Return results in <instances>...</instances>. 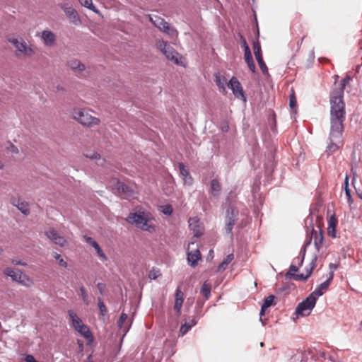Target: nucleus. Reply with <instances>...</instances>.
Listing matches in <instances>:
<instances>
[{
  "mask_svg": "<svg viewBox=\"0 0 362 362\" xmlns=\"http://www.w3.org/2000/svg\"><path fill=\"white\" fill-rule=\"evenodd\" d=\"M244 59L246 63L253 60L250 47H247L245 50Z\"/></svg>",
  "mask_w": 362,
  "mask_h": 362,
  "instance_id": "obj_44",
  "label": "nucleus"
},
{
  "mask_svg": "<svg viewBox=\"0 0 362 362\" xmlns=\"http://www.w3.org/2000/svg\"><path fill=\"white\" fill-rule=\"evenodd\" d=\"M274 296L273 295H270L265 298L264 302L262 304V308H261V310H260V313H259L260 317L262 315H264L265 310L274 304Z\"/></svg>",
  "mask_w": 362,
  "mask_h": 362,
  "instance_id": "obj_29",
  "label": "nucleus"
},
{
  "mask_svg": "<svg viewBox=\"0 0 362 362\" xmlns=\"http://www.w3.org/2000/svg\"><path fill=\"white\" fill-rule=\"evenodd\" d=\"M337 222V219L334 215L331 216L328 219L327 233L332 238H336Z\"/></svg>",
  "mask_w": 362,
  "mask_h": 362,
  "instance_id": "obj_22",
  "label": "nucleus"
},
{
  "mask_svg": "<svg viewBox=\"0 0 362 362\" xmlns=\"http://www.w3.org/2000/svg\"><path fill=\"white\" fill-rule=\"evenodd\" d=\"M98 307L101 315H104L107 313V308L101 299H98Z\"/></svg>",
  "mask_w": 362,
  "mask_h": 362,
  "instance_id": "obj_47",
  "label": "nucleus"
},
{
  "mask_svg": "<svg viewBox=\"0 0 362 362\" xmlns=\"http://www.w3.org/2000/svg\"><path fill=\"white\" fill-rule=\"evenodd\" d=\"M17 209L25 216H28L30 213L29 204L24 200H22L21 202L18 204Z\"/></svg>",
  "mask_w": 362,
  "mask_h": 362,
  "instance_id": "obj_30",
  "label": "nucleus"
},
{
  "mask_svg": "<svg viewBox=\"0 0 362 362\" xmlns=\"http://www.w3.org/2000/svg\"><path fill=\"white\" fill-rule=\"evenodd\" d=\"M4 252V250L2 247H0V255H1Z\"/></svg>",
  "mask_w": 362,
  "mask_h": 362,
  "instance_id": "obj_59",
  "label": "nucleus"
},
{
  "mask_svg": "<svg viewBox=\"0 0 362 362\" xmlns=\"http://www.w3.org/2000/svg\"><path fill=\"white\" fill-rule=\"evenodd\" d=\"M178 168L180 170V173L182 177V180L185 184L187 185H192L193 183V179L189 174L188 169L185 167V165L182 163H178Z\"/></svg>",
  "mask_w": 362,
  "mask_h": 362,
  "instance_id": "obj_18",
  "label": "nucleus"
},
{
  "mask_svg": "<svg viewBox=\"0 0 362 362\" xmlns=\"http://www.w3.org/2000/svg\"><path fill=\"white\" fill-rule=\"evenodd\" d=\"M361 325H362V321H361Z\"/></svg>",
  "mask_w": 362,
  "mask_h": 362,
  "instance_id": "obj_63",
  "label": "nucleus"
},
{
  "mask_svg": "<svg viewBox=\"0 0 362 362\" xmlns=\"http://www.w3.org/2000/svg\"><path fill=\"white\" fill-rule=\"evenodd\" d=\"M7 151L9 153H11L13 154H17L18 153L19 151L17 146L13 145V144L10 143L8 146H7Z\"/></svg>",
  "mask_w": 362,
  "mask_h": 362,
  "instance_id": "obj_45",
  "label": "nucleus"
},
{
  "mask_svg": "<svg viewBox=\"0 0 362 362\" xmlns=\"http://www.w3.org/2000/svg\"><path fill=\"white\" fill-rule=\"evenodd\" d=\"M86 242L90 245L95 250L98 255L100 257L103 261H106L107 257L98 244L96 241H95L91 237H86Z\"/></svg>",
  "mask_w": 362,
  "mask_h": 362,
  "instance_id": "obj_21",
  "label": "nucleus"
},
{
  "mask_svg": "<svg viewBox=\"0 0 362 362\" xmlns=\"http://www.w3.org/2000/svg\"><path fill=\"white\" fill-rule=\"evenodd\" d=\"M156 48L161 52L168 60H170L177 65H182L180 61L182 56L170 44L163 40H157L156 42Z\"/></svg>",
  "mask_w": 362,
  "mask_h": 362,
  "instance_id": "obj_4",
  "label": "nucleus"
},
{
  "mask_svg": "<svg viewBox=\"0 0 362 362\" xmlns=\"http://www.w3.org/2000/svg\"><path fill=\"white\" fill-rule=\"evenodd\" d=\"M304 255H305V253H303V255L301 257H297L294 258L293 259V262H292L291 264H296L298 267H300L302 265V264H303V259H304Z\"/></svg>",
  "mask_w": 362,
  "mask_h": 362,
  "instance_id": "obj_46",
  "label": "nucleus"
},
{
  "mask_svg": "<svg viewBox=\"0 0 362 362\" xmlns=\"http://www.w3.org/2000/svg\"><path fill=\"white\" fill-rule=\"evenodd\" d=\"M215 82L220 88H222L223 90H225V85L226 83V80L223 76H216Z\"/></svg>",
  "mask_w": 362,
  "mask_h": 362,
  "instance_id": "obj_37",
  "label": "nucleus"
},
{
  "mask_svg": "<svg viewBox=\"0 0 362 362\" xmlns=\"http://www.w3.org/2000/svg\"><path fill=\"white\" fill-rule=\"evenodd\" d=\"M253 49L256 60L259 66L260 69L264 74H268V69L263 61L260 43L258 40L253 42Z\"/></svg>",
  "mask_w": 362,
  "mask_h": 362,
  "instance_id": "obj_12",
  "label": "nucleus"
},
{
  "mask_svg": "<svg viewBox=\"0 0 362 362\" xmlns=\"http://www.w3.org/2000/svg\"><path fill=\"white\" fill-rule=\"evenodd\" d=\"M75 330L83 336L87 340H92V334L89 328L86 325L83 324L75 328Z\"/></svg>",
  "mask_w": 362,
  "mask_h": 362,
  "instance_id": "obj_27",
  "label": "nucleus"
},
{
  "mask_svg": "<svg viewBox=\"0 0 362 362\" xmlns=\"http://www.w3.org/2000/svg\"><path fill=\"white\" fill-rule=\"evenodd\" d=\"M195 325V322L194 320H192L189 323H185L182 325L180 329V333L181 336L185 335L193 326Z\"/></svg>",
  "mask_w": 362,
  "mask_h": 362,
  "instance_id": "obj_34",
  "label": "nucleus"
},
{
  "mask_svg": "<svg viewBox=\"0 0 362 362\" xmlns=\"http://www.w3.org/2000/svg\"><path fill=\"white\" fill-rule=\"evenodd\" d=\"M86 157L93 160H98L100 158V154L98 153L97 152H93L90 153V154H86Z\"/></svg>",
  "mask_w": 362,
  "mask_h": 362,
  "instance_id": "obj_49",
  "label": "nucleus"
},
{
  "mask_svg": "<svg viewBox=\"0 0 362 362\" xmlns=\"http://www.w3.org/2000/svg\"><path fill=\"white\" fill-rule=\"evenodd\" d=\"M98 288L100 290V293H102V290L103 289L104 286L103 285V284L99 283L98 284Z\"/></svg>",
  "mask_w": 362,
  "mask_h": 362,
  "instance_id": "obj_55",
  "label": "nucleus"
},
{
  "mask_svg": "<svg viewBox=\"0 0 362 362\" xmlns=\"http://www.w3.org/2000/svg\"><path fill=\"white\" fill-rule=\"evenodd\" d=\"M184 301V294L180 287L176 289L175 299L174 304V310L177 312V315H180L181 308Z\"/></svg>",
  "mask_w": 362,
  "mask_h": 362,
  "instance_id": "obj_19",
  "label": "nucleus"
},
{
  "mask_svg": "<svg viewBox=\"0 0 362 362\" xmlns=\"http://www.w3.org/2000/svg\"><path fill=\"white\" fill-rule=\"evenodd\" d=\"M57 89L58 90H64L63 87L59 86V85L57 86Z\"/></svg>",
  "mask_w": 362,
  "mask_h": 362,
  "instance_id": "obj_57",
  "label": "nucleus"
},
{
  "mask_svg": "<svg viewBox=\"0 0 362 362\" xmlns=\"http://www.w3.org/2000/svg\"><path fill=\"white\" fill-rule=\"evenodd\" d=\"M7 40L15 47L14 54L18 58H30L35 54L32 46L22 37L13 36L9 37Z\"/></svg>",
  "mask_w": 362,
  "mask_h": 362,
  "instance_id": "obj_3",
  "label": "nucleus"
},
{
  "mask_svg": "<svg viewBox=\"0 0 362 362\" xmlns=\"http://www.w3.org/2000/svg\"><path fill=\"white\" fill-rule=\"evenodd\" d=\"M86 362H91L90 360V357L88 358V360Z\"/></svg>",
  "mask_w": 362,
  "mask_h": 362,
  "instance_id": "obj_60",
  "label": "nucleus"
},
{
  "mask_svg": "<svg viewBox=\"0 0 362 362\" xmlns=\"http://www.w3.org/2000/svg\"><path fill=\"white\" fill-rule=\"evenodd\" d=\"M333 272H331L329 278L325 281L320 284L317 288L310 293V295L315 297L316 300L318 297L321 296L323 294V291L326 290L329 287L330 281L333 279Z\"/></svg>",
  "mask_w": 362,
  "mask_h": 362,
  "instance_id": "obj_17",
  "label": "nucleus"
},
{
  "mask_svg": "<svg viewBox=\"0 0 362 362\" xmlns=\"http://www.w3.org/2000/svg\"><path fill=\"white\" fill-rule=\"evenodd\" d=\"M233 258H234V256L233 254L228 255L226 256V257L223 259V261L219 264L218 271V272L224 271L227 268L228 264L232 262Z\"/></svg>",
  "mask_w": 362,
  "mask_h": 362,
  "instance_id": "obj_32",
  "label": "nucleus"
},
{
  "mask_svg": "<svg viewBox=\"0 0 362 362\" xmlns=\"http://www.w3.org/2000/svg\"><path fill=\"white\" fill-rule=\"evenodd\" d=\"M212 252H213V250H211L209 251L210 255H212Z\"/></svg>",
  "mask_w": 362,
  "mask_h": 362,
  "instance_id": "obj_62",
  "label": "nucleus"
},
{
  "mask_svg": "<svg viewBox=\"0 0 362 362\" xmlns=\"http://www.w3.org/2000/svg\"><path fill=\"white\" fill-rule=\"evenodd\" d=\"M127 315L126 313H122V315H120V317L118 320V327L122 329H124L125 330V332L127 331L128 328H126V327H123V324L124 322L127 320Z\"/></svg>",
  "mask_w": 362,
  "mask_h": 362,
  "instance_id": "obj_39",
  "label": "nucleus"
},
{
  "mask_svg": "<svg viewBox=\"0 0 362 362\" xmlns=\"http://www.w3.org/2000/svg\"><path fill=\"white\" fill-rule=\"evenodd\" d=\"M200 292L206 299H209L211 296V285L207 282H204L201 288Z\"/></svg>",
  "mask_w": 362,
  "mask_h": 362,
  "instance_id": "obj_33",
  "label": "nucleus"
},
{
  "mask_svg": "<svg viewBox=\"0 0 362 362\" xmlns=\"http://www.w3.org/2000/svg\"><path fill=\"white\" fill-rule=\"evenodd\" d=\"M247 64L248 66L249 69L252 72L255 73L256 68H255V64L254 63V61L252 60V61L248 62H247Z\"/></svg>",
  "mask_w": 362,
  "mask_h": 362,
  "instance_id": "obj_51",
  "label": "nucleus"
},
{
  "mask_svg": "<svg viewBox=\"0 0 362 362\" xmlns=\"http://www.w3.org/2000/svg\"><path fill=\"white\" fill-rule=\"evenodd\" d=\"M59 6L72 23L76 25L81 24L80 17L70 3H62L59 4Z\"/></svg>",
  "mask_w": 362,
  "mask_h": 362,
  "instance_id": "obj_8",
  "label": "nucleus"
},
{
  "mask_svg": "<svg viewBox=\"0 0 362 362\" xmlns=\"http://www.w3.org/2000/svg\"><path fill=\"white\" fill-rule=\"evenodd\" d=\"M4 168V164L0 162V170Z\"/></svg>",
  "mask_w": 362,
  "mask_h": 362,
  "instance_id": "obj_58",
  "label": "nucleus"
},
{
  "mask_svg": "<svg viewBox=\"0 0 362 362\" xmlns=\"http://www.w3.org/2000/svg\"><path fill=\"white\" fill-rule=\"evenodd\" d=\"M162 212L165 215H171L173 213V208L170 205L163 206Z\"/></svg>",
  "mask_w": 362,
  "mask_h": 362,
  "instance_id": "obj_48",
  "label": "nucleus"
},
{
  "mask_svg": "<svg viewBox=\"0 0 362 362\" xmlns=\"http://www.w3.org/2000/svg\"><path fill=\"white\" fill-rule=\"evenodd\" d=\"M11 263H13V264H16V265H22V266L26 265V263L21 262L20 260L15 259H12L11 260Z\"/></svg>",
  "mask_w": 362,
  "mask_h": 362,
  "instance_id": "obj_54",
  "label": "nucleus"
},
{
  "mask_svg": "<svg viewBox=\"0 0 362 362\" xmlns=\"http://www.w3.org/2000/svg\"><path fill=\"white\" fill-rule=\"evenodd\" d=\"M298 268L299 267L296 264H291L286 275L293 277L296 275L295 273L298 270Z\"/></svg>",
  "mask_w": 362,
  "mask_h": 362,
  "instance_id": "obj_43",
  "label": "nucleus"
},
{
  "mask_svg": "<svg viewBox=\"0 0 362 362\" xmlns=\"http://www.w3.org/2000/svg\"><path fill=\"white\" fill-rule=\"evenodd\" d=\"M150 21L160 31L164 32L170 37H175L177 36V31L173 28L170 26L168 22L163 18L157 16H149Z\"/></svg>",
  "mask_w": 362,
  "mask_h": 362,
  "instance_id": "obj_6",
  "label": "nucleus"
},
{
  "mask_svg": "<svg viewBox=\"0 0 362 362\" xmlns=\"http://www.w3.org/2000/svg\"><path fill=\"white\" fill-rule=\"evenodd\" d=\"M311 238H313L314 245H315L316 249L317 250H319L323 243L324 238H323L322 232L321 230L317 231V230H313Z\"/></svg>",
  "mask_w": 362,
  "mask_h": 362,
  "instance_id": "obj_23",
  "label": "nucleus"
},
{
  "mask_svg": "<svg viewBox=\"0 0 362 362\" xmlns=\"http://www.w3.org/2000/svg\"><path fill=\"white\" fill-rule=\"evenodd\" d=\"M40 38L43 45L47 47H53L57 44V35L50 30H44L42 31Z\"/></svg>",
  "mask_w": 362,
  "mask_h": 362,
  "instance_id": "obj_13",
  "label": "nucleus"
},
{
  "mask_svg": "<svg viewBox=\"0 0 362 362\" xmlns=\"http://www.w3.org/2000/svg\"><path fill=\"white\" fill-rule=\"evenodd\" d=\"M240 37L242 46L244 48V50H245L247 47H249V46L246 42V40L245 39V37L243 35H240Z\"/></svg>",
  "mask_w": 362,
  "mask_h": 362,
  "instance_id": "obj_52",
  "label": "nucleus"
},
{
  "mask_svg": "<svg viewBox=\"0 0 362 362\" xmlns=\"http://www.w3.org/2000/svg\"><path fill=\"white\" fill-rule=\"evenodd\" d=\"M67 66L75 73L81 74L85 69V65L78 59H71L67 62Z\"/></svg>",
  "mask_w": 362,
  "mask_h": 362,
  "instance_id": "obj_20",
  "label": "nucleus"
},
{
  "mask_svg": "<svg viewBox=\"0 0 362 362\" xmlns=\"http://www.w3.org/2000/svg\"><path fill=\"white\" fill-rule=\"evenodd\" d=\"M313 270V267H310L309 269L306 270V274H296L293 276V279L296 280H300V281H305L308 279V278L310 276Z\"/></svg>",
  "mask_w": 362,
  "mask_h": 362,
  "instance_id": "obj_35",
  "label": "nucleus"
},
{
  "mask_svg": "<svg viewBox=\"0 0 362 362\" xmlns=\"http://www.w3.org/2000/svg\"><path fill=\"white\" fill-rule=\"evenodd\" d=\"M79 290H80L81 296L82 298L83 301L86 305H88L89 304L88 297V294L86 293L85 288L83 286H81V287H80Z\"/></svg>",
  "mask_w": 362,
  "mask_h": 362,
  "instance_id": "obj_41",
  "label": "nucleus"
},
{
  "mask_svg": "<svg viewBox=\"0 0 362 362\" xmlns=\"http://www.w3.org/2000/svg\"><path fill=\"white\" fill-rule=\"evenodd\" d=\"M111 184L113 189L117 190L118 193L130 195L133 192V189L130 186L117 179H112Z\"/></svg>",
  "mask_w": 362,
  "mask_h": 362,
  "instance_id": "obj_15",
  "label": "nucleus"
},
{
  "mask_svg": "<svg viewBox=\"0 0 362 362\" xmlns=\"http://www.w3.org/2000/svg\"><path fill=\"white\" fill-rule=\"evenodd\" d=\"M317 300L310 294L304 300L300 303L296 309V315L298 316H308L315 306Z\"/></svg>",
  "mask_w": 362,
  "mask_h": 362,
  "instance_id": "obj_7",
  "label": "nucleus"
},
{
  "mask_svg": "<svg viewBox=\"0 0 362 362\" xmlns=\"http://www.w3.org/2000/svg\"><path fill=\"white\" fill-rule=\"evenodd\" d=\"M21 273V271L19 269L16 270L9 267L4 268L3 270V274L5 276L11 277V279L16 282L18 281V277L20 276Z\"/></svg>",
  "mask_w": 362,
  "mask_h": 362,
  "instance_id": "obj_24",
  "label": "nucleus"
},
{
  "mask_svg": "<svg viewBox=\"0 0 362 362\" xmlns=\"http://www.w3.org/2000/svg\"><path fill=\"white\" fill-rule=\"evenodd\" d=\"M296 105H297L296 98L294 94H291L290 95V98H289V106H290L291 109L292 110V112L294 113L296 112V111L295 110V108L296 107Z\"/></svg>",
  "mask_w": 362,
  "mask_h": 362,
  "instance_id": "obj_40",
  "label": "nucleus"
},
{
  "mask_svg": "<svg viewBox=\"0 0 362 362\" xmlns=\"http://www.w3.org/2000/svg\"><path fill=\"white\" fill-rule=\"evenodd\" d=\"M25 287H30L33 284V280L25 273H21L16 281Z\"/></svg>",
  "mask_w": 362,
  "mask_h": 362,
  "instance_id": "obj_28",
  "label": "nucleus"
},
{
  "mask_svg": "<svg viewBox=\"0 0 362 362\" xmlns=\"http://www.w3.org/2000/svg\"><path fill=\"white\" fill-rule=\"evenodd\" d=\"M350 81V77L344 78L339 87L334 90L330 95L331 129L329 137V143L327 146V150L330 153L336 151L343 145V122L345 117L343 93L344 86Z\"/></svg>",
  "mask_w": 362,
  "mask_h": 362,
  "instance_id": "obj_1",
  "label": "nucleus"
},
{
  "mask_svg": "<svg viewBox=\"0 0 362 362\" xmlns=\"http://www.w3.org/2000/svg\"><path fill=\"white\" fill-rule=\"evenodd\" d=\"M228 86L231 89L233 95L236 98L241 99L244 102L246 101V97L245 95L242 85L235 77L231 78Z\"/></svg>",
  "mask_w": 362,
  "mask_h": 362,
  "instance_id": "obj_11",
  "label": "nucleus"
},
{
  "mask_svg": "<svg viewBox=\"0 0 362 362\" xmlns=\"http://www.w3.org/2000/svg\"><path fill=\"white\" fill-rule=\"evenodd\" d=\"M22 200H23V199H21V198H19V197H12V198L11 199L10 202H11V204L13 206H16V207L17 208L18 204H20V203L21 202V201H22Z\"/></svg>",
  "mask_w": 362,
  "mask_h": 362,
  "instance_id": "obj_50",
  "label": "nucleus"
},
{
  "mask_svg": "<svg viewBox=\"0 0 362 362\" xmlns=\"http://www.w3.org/2000/svg\"><path fill=\"white\" fill-rule=\"evenodd\" d=\"M25 361L26 362H37L34 358V356L30 354L26 355V356L25 357Z\"/></svg>",
  "mask_w": 362,
  "mask_h": 362,
  "instance_id": "obj_53",
  "label": "nucleus"
},
{
  "mask_svg": "<svg viewBox=\"0 0 362 362\" xmlns=\"http://www.w3.org/2000/svg\"><path fill=\"white\" fill-rule=\"evenodd\" d=\"M237 220V214L235 213L233 208L231 206L227 209L226 218V231L227 233H230L233 226Z\"/></svg>",
  "mask_w": 362,
  "mask_h": 362,
  "instance_id": "obj_16",
  "label": "nucleus"
},
{
  "mask_svg": "<svg viewBox=\"0 0 362 362\" xmlns=\"http://www.w3.org/2000/svg\"><path fill=\"white\" fill-rule=\"evenodd\" d=\"M212 252H213V250H211L209 251L210 255H212Z\"/></svg>",
  "mask_w": 362,
  "mask_h": 362,
  "instance_id": "obj_61",
  "label": "nucleus"
},
{
  "mask_svg": "<svg viewBox=\"0 0 362 362\" xmlns=\"http://www.w3.org/2000/svg\"><path fill=\"white\" fill-rule=\"evenodd\" d=\"M329 267L332 269V272H333V269H336V266L333 264H330Z\"/></svg>",
  "mask_w": 362,
  "mask_h": 362,
  "instance_id": "obj_56",
  "label": "nucleus"
},
{
  "mask_svg": "<svg viewBox=\"0 0 362 362\" xmlns=\"http://www.w3.org/2000/svg\"><path fill=\"white\" fill-rule=\"evenodd\" d=\"M74 117L82 125L91 127L99 125L100 120L90 115V111L76 108L74 110Z\"/></svg>",
  "mask_w": 362,
  "mask_h": 362,
  "instance_id": "obj_5",
  "label": "nucleus"
},
{
  "mask_svg": "<svg viewBox=\"0 0 362 362\" xmlns=\"http://www.w3.org/2000/svg\"><path fill=\"white\" fill-rule=\"evenodd\" d=\"M52 255L53 257L57 260L59 266L63 267L64 268L67 267V262L62 258L61 255L54 252Z\"/></svg>",
  "mask_w": 362,
  "mask_h": 362,
  "instance_id": "obj_36",
  "label": "nucleus"
},
{
  "mask_svg": "<svg viewBox=\"0 0 362 362\" xmlns=\"http://www.w3.org/2000/svg\"><path fill=\"white\" fill-rule=\"evenodd\" d=\"M127 221L144 231L151 233L156 230V226L153 223V216L148 212L139 211L131 213L128 216Z\"/></svg>",
  "mask_w": 362,
  "mask_h": 362,
  "instance_id": "obj_2",
  "label": "nucleus"
},
{
  "mask_svg": "<svg viewBox=\"0 0 362 362\" xmlns=\"http://www.w3.org/2000/svg\"><path fill=\"white\" fill-rule=\"evenodd\" d=\"M221 186L219 182L216 179L212 180L211 182V194L214 197H218L221 194Z\"/></svg>",
  "mask_w": 362,
  "mask_h": 362,
  "instance_id": "obj_26",
  "label": "nucleus"
},
{
  "mask_svg": "<svg viewBox=\"0 0 362 362\" xmlns=\"http://www.w3.org/2000/svg\"><path fill=\"white\" fill-rule=\"evenodd\" d=\"M81 6L93 11L97 14L100 15V12L98 9L95 8V6L93 4L92 0H78Z\"/></svg>",
  "mask_w": 362,
  "mask_h": 362,
  "instance_id": "obj_31",
  "label": "nucleus"
},
{
  "mask_svg": "<svg viewBox=\"0 0 362 362\" xmlns=\"http://www.w3.org/2000/svg\"><path fill=\"white\" fill-rule=\"evenodd\" d=\"M68 314L69 319L71 321V325L74 327V329L80 326L81 325L83 324L81 319L77 315V314L73 310H69L68 311Z\"/></svg>",
  "mask_w": 362,
  "mask_h": 362,
  "instance_id": "obj_25",
  "label": "nucleus"
},
{
  "mask_svg": "<svg viewBox=\"0 0 362 362\" xmlns=\"http://www.w3.org/2000/svg\"><path fill=\"white\" fill-rule=\"evenodd\" d=\"M200 259L201 254L197 247V244L194 241L190 242L187 247V261L189 264L195 267Z\"/></svg>",
  "mask_w": 362,
  "mask_h": 362,
  "instance_id": "obj_9",
  "label": "nucleus"
},
{
  "mask_svg": "<svg viewBox=\"0 0 362 362\" xmlns=\"http://www.w3.org/2000/svg\"><path fill=\"white\" fill-rule=\"evenodd\" d=\"M349 176L346 175L344 180V189L349 199H351V190L349 188Z\"/></svg>",
  "mask_w": 362,
  "mask_h": 362,
  "instance_id": "obj_42",
  "label": "nucleus"
},
{
  "mask_svg": "<svg viewBox=\"0 0 362 362\" xmlns=\"http://www.w3.org/2000/svg\"><path fill=\"white\" fill-rule=\"evenodd\" d=\"M45 234L46 237L55 245L64 247L67 245V241L65 238L59 234V233L53 228H48Z\"/></svg>",
  "mask_w": 362,
  "mask_h": 362,
  "instance_id": "obj_10",
  "label": "nucleus"
},
{
  "mask_svg": "<svg viewBox=\"0 0 362 362\" xmlns=\"http://www.w3.org/2000/svg\"><path fill=\"white\" fill-rule=\"evenodd\" d=\"M189 227L192 231L194 237H199L204 233L203 224L197 217H192L189 219Z\"/></svg>",
  "mask_w": 362,
  "mask_h": 362,
  "instance_id": "obj_14",
  "label": "nucleus"
},
{
  "mask_svg": "<svg viewBox=\"0 0 362 362\" xmlns=\"http://www.w3.org/2000/svg\"><path fill=\"white\" fill-rule=\"evenodd\" d=\"M161 275L160 272L158 269H152L148 272V278L151 280L156 279L158 276Z\"/></svg>",
  "mask_w": 362,
  "mask_h": 362,
  "instance_id": "obj_38",
  "label": "nucleus"
}]
</instances>
